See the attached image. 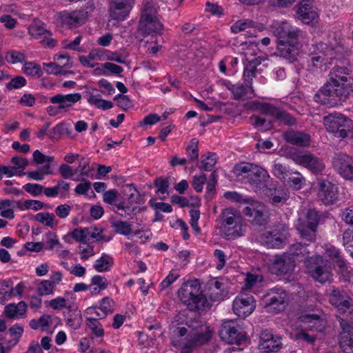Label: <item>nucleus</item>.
<instances>
[{"mask_svg":"<svg viewBox=\"0 0 353 353\" xmlns=\"http://www.w3.org/2000/svg\"><path fill=\"white\" fill-rule=\"evenodd\" d=\"M252 124L259 130H268L272 126L271 121H268L265 119L259 116L252 115L250 117Z\"/></svg>","mask_w":353,"mask_h":353,"instance_id":"48","label":"nucleus"},{"mask_svg":"<svg viewBox=\"0 0 353 353\" xmlns=\"http://www.w3.org/2000/svg\"><path fill=\"white\" fill-rule=\"evenodd\" d=\"M61 59H63L65 62H61L60 65L57 63H43V68L44 71L48 74H61L63 72L64 68H70L72 66V61L70 56L67 53L56 54L54 56V60L59 61Z\"/></svg>","mask_w":353,"mask_h":353,"instance_id":"24","label":"nucleus"},{"mask_svg":"<svg viewBox=\"0 0 353 353\" xmlns=\"http://www.w3.org/2000/svg\"><path fill=\"white\" fill-rule=\"evenodd\" d=\"M34 219L49 228H54L58 224L55 220V215L53 213L39 212L34 216Z\"/></svg>","mask_w":353,"mask_h":353,"instance_id":"36","label":"nucleus"},{"mask_svg":"<svg viewBox=\"0 0 353 353\" xmlns=\"http://www.w3.org/2000/svg\"><path fill=\"white\" fill-rule=\"evenodd\" d=\"M248 87L241 83L236 84L232 94L235 100H241L248 93Z\"/></svg>","mask_w":353,"mask_h":353,"instance_id":"61","label":"nucleus"},{"mask_svg":"<svg viewBox=\"0 0 353 353\" xmlns=\"http://www.w3.org/2000/svg\"><path fill=\"white\" fill-rule=\"evenodd\" d=\"M288 300L287 293L279 288L269 290L263 296L264 307L269 312L278 313L283 311Z\"/></svg>","mask_w":353,"mask_h":353,"instance_id":"13","label":"nucleus"},{"mask_svg":"<svg viewBox=\"0 0 353 353\" xmlns=\"http://www.w3.org/2000/svg\"><path fill=\"white\" fill-rule=\"evenodd\" d=\"M70 183L63 180H59L57 184L52 187L43 188V192L48 198L59 196L61 199L68 198L70 195Z\"/></svg>","mask_w":353,"mask_h":353,"instance_id":"27","label":"nucleus"},{"mask_svg":"<svg viewBox=\"0 0 353 353\" xmlns=\"http://www.w3.org/2000/svg\"><path fill=\"white\" fill-rule=\"evenodd\" d=\"M9 332L10 334V336L13 337L12 341L14 342L12 345H15L18 343L20 338L23 334V328L19 324L16 323L9 328Z\"/></svg>","mask_w":353,"mask_h":353,"instance_id":"58","label":"nucleus"},{"mask_svg":"<svg viewBox=\"0 0 353 353\" xmlns=\"http://www.w3.org/2000/svg\"><path fill=\"white\" fill-rule=\"evenodd\" d=\"M177 296L181 303L192 312H198L209 306L198 279L184 282L178 290Z\"/></svg>","mask_w":353,"mask_h":353,"instance_id":"4","label":"nucleus"},{"mask_svg":"<svg viewBox=\"0 0 353 353\" xmlns=\"http://www.w3.org/2000/svg\"><path fill=\"white\" fill-rule=\"evenodd\" d=\"M114 263L113 257L108 254L103 253L100 258L97 259L93 268L98 272H109Z\"/></svg>","mask_w":353,"mask_h":353,"instance_id":"32","label":"nucleus"},{"mask_svg":"<svg viewBox=\"0 0 353 353\" xmlns=\"http://www.w3.org/2000/svg\"><path fill=\"white\" fill-rule=\"evenodd\" d=\"M109 285V282L105 276L101 275H94L91 279L90 288L96 286L99 288V290H105Z\"/></svg>","mask_w":353,"mask_h":353,"instance_id":"56","label":"nucleus"},{"mask_svg":"<svg viewBox=\"0 0 353 353\" xmlns=\"http://www.w3.org/2000/svg\"><path fill=\"white\" fill-rule=\"evenodd\" d=\"M274 33L278 37V54L290 61H294L299 54V38L301 36V31L283 21L275 28Z\"/></svg>","mask_w":353,"mask_h":353,"instance_id":"3","label":"nucleus"},{"mask_svg":"<svg viewBox=\"0 0 353 353\" xmlns=\"http://www.w3.org/2000/svg\"><path fill=\"white\" fill-rule=\"evenodd\" d=\"M94 8V1L88 0L80 10L72 12L64 11L61 13L60 17L65 25L71 28H77L85 23Z\"/></svg>","mask_w":353,"mask_h":353,"instance_id":"11","label":"nucleus"},{"mask_svg":"<svg viewBox=\"0 0 353 353\" xmlns=\"http://www.w3.org/2000/svg\"><path fill=\"white\" fill-rule=\"evenodd\" d=\"M180 276L179 274L174 271L170 272L169 274L159 284L161 290H163L170 286Z\"/></svg>","mask_w":353,"mask_h":353,"instance_id":"63","label":"nucleus"},{"mask_svg":"<svg viewBox=\"0 0 353 353\" xmlns=\"http://www.w3.org/2000/svg\"><path fill=\"white\" fill-rule=\"evenodd\" d=\"M290 256H299L301 255L304 256L306 254L309 252L307 250L305 244H302L301 243H296L292 244L290 248Z\"/></svg>","mask_w":353,"mask_h":353,"instance_id":"59","label":"nucleus"},{"mask_svg":"<svg viewBox=\"0 0 353 353\" xmlns=\"http://www.w3.org/2000/svg\"><path fill=\"white\" fill-rule=\"evenodd\" d=\"M71 237L78 242L86 243L88 241V239L85 228H78L74 229L71 232Z\"/></svg>","mask_w":353,"mask_h":353,"instance_id":"64","label":"nucleus"},{"mask_svg":"<svg viewBox=\"0 0 353 353\" xmlns=\"http://www.w3.org/2000/svg\"><path fill=\"white\" fill-rule=\"evenodd\" d=\"M27 304L21 301L18 303H10L4 308V314L6 317L11 319H23L26 316Z\"/></svg>","mask_w":353,"mask_h":353,"instance_id":"29","label":"nucleus"},{"mask_svg":"<svg viewBox=\"0 0 353 353\" xmlns=\"http://www.w3.org/2000/svg\"><path fill=\"white\" fill-rule=\"evenodd\" d=\"M12 284L10 279L0 281V300H8L12 296Z\"/></svg>","mask_w":353,"mask_h":353,"instance_id":"46","label":"nucleus"},{"mask_svg":"<svg viewBox=\"0 0 353 353\" xmlns=\"http://www.w3.org/2000/svg\"><path fill=\"white\" fill-rule=\"evenodd\" d=\"M249 205L244 208L243 213L248 217L252 225H264L268 223L269 213L267 208L258 201L251 199Z\"/></svg>","mask_w":353,"mask_h":353,"instance_id":"17","label":"nucleus"},{"mask_svg":"<svg viewBox=\"0 0 353 353\" xmlns=\"http://www.w3.org/2000/svg\"><path fill=\"white\" fill-rule=\"evenodd\" d=\"M163 25L160 21L157 10L150 3H145L141 12L138 31L143 36L155 37L163 33Z\"/></svg>","mask_w":353,"mask_h":353,"instance_id":"8","label":"nucleus"},{"mask_svg":"<svg viewBox=\"0 0 353 353\" xmlns=\"http://www.w3.org/2000/svg\"><path fill=\"white\" fill-rule=\"evenodd\" d=\"M252 27H254V22L252 20L243 19H239L233 23L230 27V30L232 33L237 34Z\"/></svg>","mask_w":353,"mask_h":353,"instance_id":"45","label":"nucleus"},{"mask_svg":"<svg viewBox=\"0 0 353 353\" xmlns=\"http://www.w3.org/2000/svg\"><path fill=\"white\" fill-rule=\"evenodd\" d=\"M294 266L295 261L293 256L284 254L275 257L272 270L276 274H285L292 271Z\"/></svg>","mask_w":353,"mask_h":353,"instance_id":"23","label":"nucleus"},{"mask_svg":"<svg viewBox=\"0 0 353 353\" xmlns=\"http://www.w3.org/2000/svg\"><path fill=\"white\" fill-rule=\"evenodd\" d=\"M345 117L344 115L339 112L331 113L324 117L323 124L327 131L335 134Z\"/></svg>","mask_w":353,"mask_h":353,"instance_id":"31","label":"nucleus"},{"mask_svg":"<svg viewBox=\"0 0 353 353\" xmlns=\"http://www.w3.org/2000/svg\"><path fill=\"white\" fill-rule=\"evenodd\" d=\"M101 314L99 319H104L108 314H111L114 311V301L109 297H104L100 301L99 307Z\"/></svg>","mask_w":353,"mask_h":353,"instance_id":"39","label":"nucleus"},{"mask_svg":"<svg viewBox=\"0 0 353 353\" xmlns=\"http://www.w3.org/2000/svg\"><path fill=\"white\" fill-rule=\"evenodd\" d=\"M342 327V332L339 336V345L345 353L353 352V323L348 318L337 317Z\"/></svg>","mask_w":353,"mask_h":353,"instance_id":"21","label":"nucleus"},{"mask_svg":"<svg viewBox=\"0 0 353 353\" xmlns=\"http://www.w3.org/2000/svg\"><path fill=\"white\" fill-rule=\"evenodd\" d=\"M331 303L335 306L343 316L348 318L353 323V301L345 292L334 290L330 297Z\"/></svg>","mask_w":353,"mask_h":353,"instance_id":"18","label":"nucleus"},{"mask_svg":"<svg viewBox=\"0 0 353 353\" xmlns=\"http://www.w3.org/2000/svg\"><path fill=\"white\" fill-rule=\"evenodd\" d=\"M207 176L205 174L194 175L192 185L196 192H201L203 190V185L206 183Z\"/></svg>","mask_w":353,"mask_h":353,"instance_id":"60","label":"nucleus"},{"mask_svg":"<svg viewBox=\"0 0 353 353\" xmlns=\"http://www.w3.org/2000/svg\"><path fill=\"white\" fill-rule=\"evenodd\" d=\"M217 161L216 154L208 152L201 157V161L199 168L204 171H210Z\"/></svg>","mask_w":353,"mask_h":353,"instance_id":"35","label":"nucleus"},{"mask_svg":"<svg viewBox=\"0 0 353 353\" xmlns=\"http://www.w3.org/2000/svg\"><path fill=\"white\" fill-rule=\"evenodd\" d=\"M269 116L288 126L295 125L297 123L296 118L291 114L274 105H273Z\"/></svg>","mask_w":353,"mask_h":353,"instance_id":"30","label":"nucleus"},{"mask_svg":"<svg viewBox=\"0 0 353 353\" xmlns=\"http://www.w3.org/2000/svg\"><path fill=\"white\" fill-rule=\"evenodd\" d=\"M46 242L43 243L44 248L48 250H52L55 246L62 248V244L59 242L57 235L51 232L46 234Z\"/></svg>","mask_w":353,"mask_h":353,"instance_id":"49","label":"nucleus"},{"mask_svg":"<svg viewBox=\"0 0 353 353\" xmlns=\"http://www.w3.org/2000/svg\"><path fill=\"white\" fill-rule=\"evenodd\" d=\"M88 102L89 104L103 110H109L113 107V103L111 101L100 99L92 94L88 97Z\"/></svg>","mask_w":353,"mask_h":353,"instance_id":"42","label":"nucleus"},{"mask_svg":"<svg viewBox=\"0 0 353 353\" xmlns=\"http://www.w3.org/2000/svg\"><path fill=\"white\" fill-rule=\"evenodd\" d=\"M223 237L227 240H234L243 236L246 226L241 212L234 208L223 209L219 216Z\"/></svg>","mask_w":353,"mask_h":353,"instance_id":"5","label":"nucleus"},{"mask_svg":"<svg viewBox=\"0 0 353 353\" xmlns=\"http://www.w3.org/2000/svg\"><path fill=\"white\" fill-rule=\"evenodd\" d=\"M288 230L282 226L271 231L266 230H259L254 234V238L260 244L268 248H281L285 243L288 237Z\"/></svg>","mask_w":353,"mask_h":353,"instance_id":"10","label":"nucleus"},{"mask_svg":"<svg viewBox=\"0 0 353 353\" xmlns=\"http://www.w3.org/2000/svg\"><path fill=\"white\" fill-rule=\"evenodd\" d=\"M112 228L114 232L127 236L132 232L131 225L126 221H117L112 223Z\"/></svg>","mask_w":353,"mask_h":353,"instance_id":"50","label":"nucleus"},{"mask_svg":"<svg viewBox=\"0 0 353 353\" xmlns=\"http://www.w3.org/2000/svg\"><path fill=\"white\" fill-rule=\"evenodd\" d=\"M26 55L23 52L15 50H9L5 56L7 62L16 64L23 63L26 59Z\"/></svg>","mask_w":353,"mask_h":353,"instance_id":"47","label":"nucleus"},{"mask_svg":"<svg viewBox=\"0 0 353 353\" xmlns=\"http://www.w3.org/2000/svg\"><path fill=\"white\" fill-rule=\"evenodd\" d=\"M332 164L334 168L344 179L353 180V157L345 153L335 154Z\"/></svg>","mask_w":353,"mask_h":353,"instance_id":"20","label":"nucleus"},{"mask_svg":"<svg viewBox=\"0 0 353 353\" xmlns=\"http://www.w3.org/2000/svg\"><path fill=\"white\" fill-rule=\"evenodd\" d=\"M22 70L27 75L33 77L39 76L41 72L40 65L34 61L24 62Z\"/></svg>","mask_w":353,"mask_h":353,"instance_id":"52","label":"nucleus"},{"mask_svg":"<svg viewBox=\"0 0 353 353\" xmlns=\"http://www.w3.org/2000/svg\"><path fill=\"white\" fill-rule=\"evenodd\" d=\"M102 68L106 70V71H103V72L104 75H120L123 72V68L121 66L111 62H106L103 63L102 65Z\"/></svg>","mask_w":353,"mask_h":353,"instance_id":"54","label":"nucleus"},{"mask_svg":"<svg viewBox=\"0 0 353 353\" xmlns=\"http://www.w3.org/2000/svg\"><path fill=\"white\" fill-rule=\"evenodd\" d=\"M352 134H353V121L345 117L334 136L338 138L345 139Z\"/></svg>","mask_w":353,"mask_h":353,"instance_id":"34","label":"nucleus"},{"mask_svg":"<svg viewBox=\"0 0 353 353\" xmlns=\"http://www.w3.org/2000/svg\"><path fill=\"white\" fill-rule=\"evenodd\" d=\"M290 171L289 168L281 163L274 164L272 170L274 175L280 179H285L290 175Z\"/></svg>","mask_w":353,"mask_h":353,"instance_id":"55","label":"nucleus"},{"mask_svg":"<svg viewBox=\"0 0 353 353\" xmlns=\"http://www.w3.org/2000/svg\"><path fill=\"white\" fill-rule=\"evenodd\" d=\"M287 178L288 182L295 190H300L305 181L304 177L297 171L291 170Z\"/></svg>","mask_w":353,"mask_h":353,"instance_id":"43","label":"nucleus"},{"mask_svg":"<svg viewBox=\"0 0 353 353\" xmlns=\"http://www.w3.org/2000/svg\"><path fill=\"white\" fill-rule=\"evenodd\" d=\"M256 307V301L253 296L241 292L233 301L234 313L240 318L245 319L250 315Z\"/></svg>","mask_w":353,"mask_h":353,"instance_id":"19","label":"nucleus"},{"mask_svg":"<svg viewBox=\"0 0 353 353\" xmlns=\"http://www.w3.org/2000/svg\"><path fill=\"white\" fill-rule=\"evenodd\" d=\"M30 34L35 39L46 38V35H50V32L43 27V23L39 20H34L29 26Z\"/></svg>","mask_w":353,"mask_h":353,"instance_id":"33","label":"nucleus"},{"mask_svg":"<svg viewBox=\"0 0 353 353\" xmlns=\"http://www.w3.org/2000/svg\"><path fill=\"white\" fill-rule=\"evenodd\" d=\"M299 18L305 24H313L319 19L316 9L312 6L308 0L303 1L298 10Z\"/></svg>","mask_w":353,"mask_h":353,"instance_id":"25","label":"nucleus"},{"mask_svg":"<svg viewBox=\"0 0 353 353\" xmlns=\"http://www.w3.org/2000/svg\"><path fill=\"white\" fill-rule=\"evenodd\" d=\"M305 265L307 272L315 281L324 283L332 278L331 265L330 262L319 255L306 258Z\"/></svg>","mask_w":353,"mask_h":353,"instance_id":"9","label":"nucleus"},{"mask_svg":"<svg viewBox=\"0 0 353 353\" xmlns=\"http://www.w3.org/2000/svg\"><path fill=\"white\" fill-rule=\"evenodd\" d=\"M85 231L87 232L88 241H99L104 239L102 229L96 227H90L85 228Z\"/></svg>","mask_w":353,"mask_h":353,"instance_id":"53","label":"nucleus"},{"mask_svg":"<svg viewBox=\"0 0 353 353\" xmlns=\"http://www.w3.org/2000/svg\"><path fill=\"white\" fill-rule=\"evenodd\" d=\"M199 141L197 139H192L190 141L189 145L186 147V152L191 161L198 160L199 158V148H198Z\"/></svg>","mask_w":353,"mask_h":353,"instance_id":"51","label":"nucleus"},{"mask_svg":"<svg viewBox=\"0 0 353 353\" xmlns=\"http://www.w3.org/2000/svg\"><path fill=\"white\" fill-rule=\"evenodd\" d=\"M297 162L315 174L321 173L325 168L323 161L310 153L299 155Z\"/></svg>","mask_w":353,"mask_h":353,"instance_id":"26","label":"nucleus"},{"mask_svg":"<svg viewBox=\"0 0 353 353\" xmlns=\"http://www.w3.org/2000/svg\"><path fill=\"white\" fill-rule=\"evenodd\" d=\"M322 316V311L319 310L315 313L302 314L299 318L301 321L307 325L295 333L294 339L307 344H314L316 340V336L310 332H321L324 329L325 323Z\"/></svg>","mask_w":353,"mask_h":353,"instance_id":"7","label":"nucleus"},{"mask_svg":"<svg viewBox=\"0 0 353 353\" xmlns=\"http://www.w3.org/2000/svg\"><path fill=\"white\" fill-rule=\"evenodd\" d=\"M353 94V74L344 66H334L329 79L314 94V100L322 105L335 106L345 101Z\"/></svg>","mask_w":353,"mask_h":353,"instance_id":"1","label":"nucleus"},{"mask_svg":"<svg viewBox=\"0 0 353 353\" xmlns=\"http://www.w3.org/2000/svg\"><path fill=\"white\" fill-rule=\"evenodd\" d=\"M234 174L241 180H245L255 191L267 185L270 175L263 168L250 163H240L234 167Z\"/></svg>","mask_w":353,"mask_h":353,"instance_id":"6","label":"nucleus"},{"mask_svg":"<svg viewBox=\"0 0 353 353\" xmlns=\"http://www.w3.org/2000/svg\"><path fill=\"white\" fill-rule=\"evenodd\" d=\"M283 137L288 143L301 147L309 145L311 141L308 134L293 130L286 131Z\"/></svg>","mask_w":353,"mask_h":353,"instance_id":"28","label":"nucleus"},{"mask_svg":"<svg viewBox=\"0 0 353 353\" xmlns=\"http://www.w3.org/2000/svg\"><path fill=\"white\" fill-rule=\"evenodd\" d=\"M99 319L88 317L86 318V325L90 329L93 334L97 337H101L104 335L103 326L98 321Z\"/></svg>","mask_w":353,"mask_h":353,"instance_id":"41","label":"nucleus"},{"mask_svg":"<svg viewBox=\"0 0 353 353\" xmlns=\"http://www.w3.org/2000/svg\"><path fill=\"white\" fill-rule=\"evenodd\" d=\"M23 188L33 196H39L43 191V187L38 183H28L23 185Z\"/></svg>","mask_w":353,"mask_h":353,"instance_id":"62","label":"nucleus"},{"mask_svg":"<svg viewBox=\"0 0 353 353\" xmlns=\"http://www.w3.org/2000/svg\"><path fill=\"white\" fill-rule=\"evenodd\" d=\"M247 108L252 110H258L263 114L269 115L272 108L273 104L253 101L246 105Z\"/></svg>","mask_w":353,"mask_h":353,"instance_id":"40","label":"nucleus"},{"mask_svg":"<svg viewBox=\"0 0 353 353\" xmlns=\"http://www.w3.org/2000/svg\"><path fill=\"white\" fill-rule=\"evenodd\" d=\"M319 216L314 210H309L305 219H299L296 225L301 237L308 241H314Z\"/></svg>","mask_w":353,"mask_h":353,"instance_id":"14","label":"nucleus"},{"mask_svg":"<svg viewBox=\"0 0 353 353\" xmlns=\"http://www.w3.org/2000/svg\"><path fill=\"white\" fill-rule=\"evenodd\" d=\"M81 100V94L79 92L67 94H57L50 98V102L52 104H58V106L49 105L46 111L49 116L54 117L61 112H68L75 103Z\"/></svg>","mask_w":353,"mask_h":353,"instance_id":"12","label":"nucleus"},{"mask_svg":"<svg viewBox=\"0 0 353 353\" xmlns=\"http://www.w3.org/2000/svg\"><path fill=\"white\" fill-rule=\"evenodd\" d=\"M179 339L174 345L180 346L184 353H190L195 348L207 343L212 337L210 328L201 321H196L186 327H178L174 331Z\"/></svg>","mask_w":353,"mask_h":353,"instance_id":"2","label":"nucleus"},{"mask_svg":"<svg viewBox=\"0 0 353 353\" xmlns=\"http://www.w3.org/2000/svg\"><path fill=\"white\" fill-rule=\"evenodd\" d=\"M26 79L22 76H17L12 79L8 83H6V88L8 90L13 89H19L26 85Z\"/></svg>","mask_w":353,"mask_h":353,"instance_id":"57","label":"nucleus"},{"mask_svg":"<svg viewBox=\"0 0 353 353\" xmlns=\"http://www.w3.org/2000/svg\"><path fill=\"white\" fill-rule=\"evenodd\" d=\"M54 290L55 288L49 280H41L37 284V292L41 296L52 295Z\"/></svg>","mask_w":353,"mask_h":353,"instance_id":"44","label":"nucleus"},{"mask_svg":"<svg viewBox=\"0 0 353 353\" xmlns=\"http://www.w3.org/2000/svg\"><path fill=\"white\" fill-rule=\"evenodd\" d=\"M134 0H112L110 15L112 19L123 21L128 16Z\"/></svg>","mask_w":353,"mask_h":353,"instance_id":"22","label":"nucleus"},{"mask_svg":"<svg viewBox=\"0 0 353 353\" xmlns=\"http://www.w3.org/2000/svg\"><path fill=\"white\" fill-rule=\"evenodd\" d=\"M316 194L319 199L325 205H330L339 200V188L336 185L324 179L317 180Z\"/></svg>","mask_w":353,"mask_h":353,"instance_id":"16","label":"nucleus"},{"mask_svg":"<svg viewBox=\"0 0 353 353\" xmlns=\"http://www.w3.org/2000/svg\"><path fill=\"white\" fill-rule=\"evenodd\" d=\"M154 184L157 188V193L159 199L164 200L168 194L169 181L166 178L159 177L154 180Z\"/></svg>","mask_w":353,"mask_h":353,"instance_id":"37","label":"nucleus"},{"mask_svg":"<svg viewBox=\"0 0 353 353\" xmlns=\"http://www.w3.org/2000/svg\"><path fill=\"white\" fill-rule=\"evenodd\" d=\"M281 338L279 336L274 337L268 341V343L259 344L260 349L265 353L276 352L281 347Z\"/></svg>","mask_w":353,"mask_h":353,"instance_id":"38","label":"nucleus"},{"mask_svg":"<svg viewBox=\"0 0 353 353\" xmlns=\"http://www.w3.org/2000/svg\"><path fill=\"white\" fill-rule=\"evenodd\" d=\"M219 336L228 343H240L246 339L243 327L236 321H224L219 330Z\"/></svg>","mask_w":353,"mask_h":353,"instance_id":"15","label":"nucleus"}]
</instances>
